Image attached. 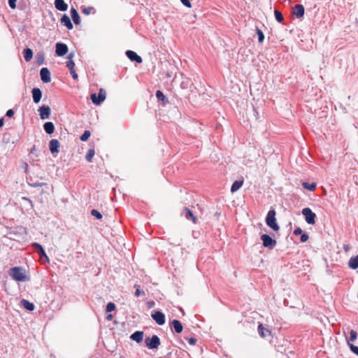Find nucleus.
Segmentation results:
<instances>
[{
  "label": "nucleus",
  "mask_w": 358,
  "mask_h": 358,
  "mask_svg": "<svg viewBox=\"0 0 358 358\" xmlns=\"http://www.w3.org/2000/svg\"><path fill=\"white\" fill-rule=\"evenodd\" d=\"M9 275L16 281L25 282L29 278L25 273V270L22 267L14 266L10 269Z\"/></svg>",
  "instance_id": "f257e3e1"
},
{
  "label": "nucleus",
  "mask_w": 358,
  "mask_h": 358,
  "mask_svg": "<svg viewBox=\"0 0 358 358\" xmlns=\"http://www.w3.org/2000/svg\"><path fill=\"white\" fill-rule=\"evenodd\" d=\"M275 214V210L274 209H270L266 215L265 222L269 228L272 229L275 231H277L279 230L280 227L277 223Z\"/></svg>",
  "instance_id": "f03ea898"
},
{
  "label": "nucleus",
  "mask_w": 358,
  "mask_h": 358,
  "mask_svg": "<svg viewBox=\"0 0 358 358\" xmlns=\"http://www.w3.org/2000/svg\"><path fill=\"white\" fill-rule=\"evenodd\" d=\"M106 96V92L103 88L99 90L98 95L96 93H92L90 95L92 102L96 106L100 105L104 101Z\"/></svg>",
  "instance_id": "7ed1b4c3"
},
{
  "label": "nucleus",
  "mask_w": 358,
  "mask_h": 358,
  "mask_svg": "<svg viewBox=\"0 0 358 358\" xmlns=\"http://www.w3.org/2000/svg\"><path fill=\"white\" fill-rule=\"evenodd\" d=\"M145 343L150 350L157 349L160 345V338L157 335H153L152 337H146L145 338Z\"/></svg>",
  "instance_id": "20e7f679"
},
{
  "label": "nucleus",
  "mask_w": 358,
  "mask_h": 358,
  "mask_svg": "<svg viewBox=\"0 0 358 358\" xmlns=\"http://www.w3.org/2000/svg\"><path fill=\"white\" fill-rule=\"evenodd\" d=\"M260 239L262 241L263 246L268 249H273L277 244V241L268 234H262Z\"/></svg>",
  "instance_id": "39448f33"
},
{
  "label": "nucleus",
  "mask_w": 358,
  "mask_h": 358,
  "mask_svg": "<svg viewBox=\"0 0 358 358\" xmlns=\"http://www.w3.org/2000/svg\"><path fill=\"white\" fill-rule=\"evenodd\" d=\"M302 215L308 224H315L316 215L310 208H305L302 210Z\"/></svg>",
  "instance_id": "423d86ee"
},
{
  "label": "nucleus",
  "mask_w": 358,
  "mask_h": 358,
  "mask_svg": "<svg viewBox=\"0 0 358 358\" xmlns=\"http://www.w3.org/2000/svg\"><path fill=\"white\" fill-rule=\"evenodd\" d=\"M31 245L35 249L36 252L38 254L41 260L44 259L45 262H49V258L46 255L43 246L40 243L35 242L33 243Z\"/></svg>",
  "instance_id": "0eeeda50"
},
{
  "label": "nucleus",
  "mask_w": 358,
  "mask_h": 358,
  "mask_svg": "<svg viewBox=\"0 0 358 358\" xmlns=\"http://www.w3.org/2000/svg\"><path fill=\"white\" fill-rule=\"evenodd\" d=\"M151 317L158 325H163L166 322L165 315L162 311H154L151 314Z\"/></svg>",
  "instance_id": "6e6552de"
},
{
  "label": "nucleus",
  "mask_w": 358,
  "mask_h": 358,
  "mask_svg": "<svg viewBox=\"0 0 358 358\" xmlns=\"http://www.w3.org/2000/svg\"><path fill=\"white\" fill-rule=\"evenodd\" d=\"M69 50L68 46L66 44L63 43H57L55 45V53L59 57L64 56L67 54Z\"/></svg>",
  "instance_id": "1a4fd4ad"
},
{
  "label": "nucleus",
  "mask_w": 358,
  "mask_h": 358,
  "mask_svg": "<svg viewBox=\"0 0 358 358\" xmlns=\"http://www.w3.org/2000/svg\"><path fill=\"white\" fill-rule=\"evenodd\" d=\"M38 111L41 120L48 119L51 114V109L47 105H43L40 106Z\"/></svg>",
  "instance_id": "9d476101"
},
{
  "label": "nucleus",
  "mask_w": 358,
  "mask_h": 358,
  "mask_svg": "<svg viewBox=\"0 0 358 358\" xmlns=\"http://www.w3.org/2000/svg\"><path fill=\"white\" fill-rule=\"evenodd\" d=\"M170 328L173 332L180 334L183 330V326L181 322L174 319L169 324Z\"/></svg>",
  "instance_id": "9b49d317"
},
{
  "label": "nucleus",
  "mask_w": 358,
  "mask_h": 358,
  "mask_svg": "<svg viewBox=\"0 0 358 358\" xmlns=\"http://www.w3.org/2000/svg\"><path fill=\"white\" fill-rule=\"evenodd\" d=\"M40 76L42 82L44 83H48L51 81L50 71L47 67H43L40 70Z\"/></svg>",
  "instance_id": "f8f14e48"
},
{
  "label": "nucleus",
  "mask_w": 358,
  "mask_h": 358,
  "mask_svg": "<svg viewBox=\"0 0 358 358\" xmlns=\"http://www.w3.org/2000/svg\"><path fill=\"white\" fill-rule=\"evenodd\" d=\"M125 55L131 62H135L138 64H141L143 62L141 57L133 50H127Z\"/></svg>",
  "instance_id": "ddd939ff"
},
{
  "label": "nucleus",
  "mask_w": 358,
  "mask_h": 358,
  "mask_svg": "<svg viewBox=\"0 0 358 358\" xmlns=\"http://www.w3.org/2000/svg\"><path fill=\"white\" fill-rule=\"evenodd\" d=\"M31 94H32V98H33V101L35 103H38L42 98V91L41 90V89L38 88V87H34L32 90H31Z\"/></svg>",
  "instance_id": "4468645a"
},
{
  "label": "nucleus",
  "mask_w": 358,
  "mask_h": 358,
  "mask_svg": "<svg viewBox=\"0 0 358 358\" xmlns=\"http://www.w3.org/2000/svg\"><path fill=\"white\" fill-rule=\"evenodd\" d=\"M305 9L303 5L297 4L293 8V14L297 18H302L304 16Z\"/></svg>",
  "instance_id": "2eb2a0df"
},
{
  "label": "nucleus",
  "mask_w": 358,
  "mask_h": 358,
  "mask_svg": "<svg viewBox=\"0 0 358 358\" xmlns=\"http://www.w3.org/2000/svg\"><path fill=\"white\" fill-rule=\"evenodd\" d=\"M60 143L57 139H52L49 142V149L52 154L58 153Z\"/></svg>",
  "instance_id": "dca6fc26"
},
{
  "label": "nucleus",
  "mask_w": 358,
  "mask_h": 358,
  "mask_svg": "<svg viewBox=\"0 0 358 358\" xmlns=\"http://www.w3.org/2000/svg\"><path fill=\"white\" fill-rule=\"evenodd\" d=\"M60 22L62 25L65 26L69 30L73 28V25L71 21V19L66 14H64L62 16Z\"/></svg>",
  "instance_id": "f3484780"
},
{
  "label": "nucleus",
  "mask_w": 358,
  "mask_h": 358,
  "mask_svg": "<svg viewBox=\"0 0 358 358\" xmlns=\"http://www.w3.org/2000/svg\"><path fill=\"white\" fill-rule=\"evenodd\" d=\"M182 215L187 220H191L194 223H196L197 218L194 216L193 212L187 207H185L183 210Z\"/></svg>",
  "instance_id": "a211bd4d"
},
{
  "label": "nucleus",
  "mask_w": 358,
  "mask_h": 358,
  "mask_svg": "<svg viewBox=\"0 0 358 358\" xmlns=\"http://www.w3.org/2000/svg\"><path fill=\"white\" fill-rule=\"evenodd\" d=\"M70 14L71 19L75 24H80V17L78 12V10L74 8L71 7L70 10Z\"/></svg>",
  "instance_id": "6ab92c4d"
},
{
  "label": "nucleus",
  "mask_w": 358,
  "mask_h": 358,
  "mask_svg": "<svg viewBox=\"0 0 358 358\" xmlns=\"http://www.w3.org/2000/svg\"><path fill=\"white\" fill-rule=\"evenodd\" d=\"M143 335H144V333L143 331H136L135 332H134L131 336H130V338L132 340V341H136V343H140L143 341Z\"/></svg>",
  "instance_id": "aec40b11"
},
{
  "label": "nucleus",
  "mask_w": 358,
  "mask_h": 358,
  "mask_svg": "<svg viewBox=\"0 0 358 358\" xmlns=\"http://www.w3.org/2000/svg\"><path fill=\"white\" fill-rule=\"evenodd\" d=\"M55 6L59 11H66L68 9V4L64 0H55Z\"/></svg>",
  "instance_id": "412c9836"
},
{
  "label": "nucleus",
  "mask_w": 358,
  "mask_h": 358,
  "mask_svg": "<svg viewBox=\"0 0 358 358\" xmlns=\"http://www.w3.org/2000/svg\"><path fill=\"white\" fill-rule=\"evenodd\" d=\"M156 97L159 101H162V106H164L167 103H169V99L164 94V93L161 90H157L156 92Z\"/></svg>",
  "instance_id": "4be33fe9"
},
{
  "label": "nucleus",
  "mask_w": 358,
  "mask_h": 358,
  "mask_svg": "<svg viewBox=\"0 0 358 358\" xmlns=\"http://www.w3.org/2000/svg\"><path fill=\"white\" fill-rule=\"evenodd\" d=\"M20 303L27 310L33 311L35 309V305L28 300L23 299L21 300Z\"/></svg>",
  "instance_id": "5701e85b"
},
{
  "label": "nucleus",
  "mask_w": 358,
  "mask_h": 358,
  "mask_svg": "<svg viewBox=\"0 0 358 358\" xmlns=\"http://www.w3.org/2000/svg\"><path fill=\"white\" fill-rule=\"evenodd\" d=\"M258 333L263 338L271 334V331L268 329L265 328L262 324H259L258 325Z\"/></svg>",
  "instance_id": "b1692460"
},
{
  "label": "nucleus",
  "mask_w": 358,
  "mask_h": 358,
  "mask_svg": "<svg viewBox=\"0 0 358 358\" xmlns=\"http://www.w3.org/2000/svg\"><path fill=\"white\" fill-rule=\"evenodd\" d=\"M348 266L353 270L358 268V255L352 257L348 262Z\"/></svg>",
  "instance_id": "393cba45"
},
{
  "label": "nucleus",
  "mask_w": 358,
  "mask_h": 358,
  "mask_svg": "<svg viewBox=\"0 0 358 358\" xmlns=\"http://www.w3.org/2000/svg\"><path fill=\"white\" fill-rule=\"evenodd\" d=\"M43 129L48 134H52L55 131V125L52 122H46L43 124Z\"/></svg>",
  "instance_id": "a878e982"
},
{
  "label": "nucleus",
  "mask_w": 358,
  "mask_h": 358,
  "mask_svg": "<svg viewBox=\"0 0 358 358\" xmlns=\"http://www.w3.org/2000/svg\"><path fill=\"white\" fill-rule=\"evenodd\" d=\"M22 53H23L24 60L27 62H29L33 57V51L31 49H30L29 48H24L23 50Z\"/></svg>",
  "instance_id": "bb28decb"
},
{
  "label": "nucleus",
  "mask_w": 358,
  "mask_h": 358,
  "mask_svg": "<svg viewBox=\"0 0 358 358\" xmlns=\"http://www.w3.org/2000/svg\"><path fill=\"white\" fill-rule=\"evenodd\" d=\"M243 180H235L231 185V192L232 193L237 192L243 186Z\"/></svg>",
  "instance_id": "cd10ccee"
},
{
  "label": "nucleus",
  "mask_w": 358,
  "mask_h": 358,
  "mask_svg": "<svg viewBox=\"0 0 358 358\" xmlns=\"http://www.w3.org/2000/svg\"><path fill=\"white\" fill-rule=\"evenodd\" d=\"M316 186H317V185L315 182H312V183H309L308 182H302V187L304 189L310 190V191H314L316 189Z\"/></svg>",
  "instance_id": "c85d7f7f"
},
{
  "label": "nucleus",
  "mask_w": 358,
  "mask_h": 358,
  "mask_svg": "<svg viewBox=\"0 0 358 358\" xmlns=\"http://www.w3.org/2000/svg\"><path fill=\"white\" fill-rule=\"evenodd\" d=\"M274 15L276 21L279 23H282L283 22L284 17L282 13L278 10L275 9L274 10Z\"/></svg>",
  "instance_id": "c756f323"
},
{
  "label": "nucleus",
  "mask_w": 358,
  "mask_h": 358,
  "mask_svg": "<svg viewBox=\"0 0 358 358\" xmlns=\"http://www.w3.org/2000/svg\"><path fill=\"white\" fill-rule=\"evenodd\" d=\"M36 59V63L38 65L43 64L44 62V59H45L44 54L43 52L37 53Z\"/></svg>",
  "instance_id": "7c9ffc66"
},
{
  "label": "nucleus",
  "mask_w": 358,
  "mask_h": 358,
  "mask_svg": "<svg viewBox=\"0 0 358 358\" xmlns=\"http://www.w3.org/2000/svg\"><path fill=\"white\" fill-rule=\"evenodd\" d=\"M94 149H89L87 152V155L85 156V159L88 162H92V159L94 155Z\"/></svg>",
  "instance_id": "2f4dec72"
},
{
  "label": "nucleus",
  "mask_w": 358,
  "mask_h": 358,
  "mask_svg": "<svg viewBox=\"0 0 358 358\" xmlns=\"http://www.w3.org/2000/svg\"><path fill=\"white\" fill-rule=\"evenodd\" d=\"M91 135V132L89 130H85L83 134L80 136L81 141H86L88 140Z\"/></svg>",
  "instance_id": "473e14b6"
},
{
  "label": "nucleus",
  "mask_w": 358,
  "mask_h": 358,
  "mask_svg": "<svg viewBox=\"0 0 358 358\" xmlns=\"http://www.w3.org/2000/svg\"><path fill=\"white\" fill-rule=\"evenodd\" d=\"M256 33L258 36V42L261 43H263L264 40V34L263 31L260 29L257 28Z\"/></svg>",
  "instance_id": "72a5a7b5"
},
{
  "label": "nucleus",
  "mask_w": 358,
  "mask_h": 358,
  "mask_svg": "<svg viewBox=\"0 0 358 358\" xmlns=\"http://www.w3.org/2000/svg\"><path fill=\"white\" fill-rule=\"evenodd\" d=\"M115 304L113 302H109L107 303L106 307V313H110L115 310Z\"/></svg>",
  "instance_id": "f704fd0d"
},
{
  "label": "nucleus",
  "mask_w": 358,
  "mask_h": 358,
  "mask_svg": "<svg viewBox=\"0 0 358 358\" xmlns=\"http://www.w3.org/2000/svg\"><path fill=\"white\" fill-rule=\"evenodd\" d=\"M91 215L96 217L97 220H101L102 218V214L96 209H92L91 210Z\"/></svg>",
  "instance_id": "c9c22d12"
},
{
  "label": "nucleus",
  "mask_w": 358,
  "mask_h": 358,
  "mask_svg": "<svg viewBox=\"0 0 358 358\" xmlns=\"http://www.w3.org/2000/svg\"><path fill=\"white\" fill-rule=\"evenodd\" d=\"M134 287L136 288V291L134 295L137 297L140 296L141 294H145V292L141 290V287L139 285H135Z\"/></svg>",
  "instance_id": "e433bc0d"
},
{
  "label": "nucleus",
  "mask_w": 358,
  "mask_h": 358,
  "mask_svg": "<svg viewBox=\"0 0 358 358\" xmlns=\"http://www.w3.org/2000/svg\"><path fill=\"white\" fill-rule=\"evenodd\" d=\"M357 332L355 330L352 329L350 332V341L351 342H354L357 339Z\"/></svg>",
  "instance_id": "4c0bfd02"
},
{
  "label": "nucleus",
  "mask_w": 358,
  "mask_h": 358,
  "mask_svg": "<svg viewBox=\"0 0 358 358\" xmlns=\"http://www.w3.org/2000/svg\"><path fill=\"white\" fill-rule=\"evenodd\" d=\"M348 346L352 352L358 356V346L348 343Z\"/></svg>",
  "instance_id": "58836bf2"
},
{
  "label": "nucleus",
  "mask_w": 358,
  "mask_h": 358,
  "mask_svg": "<svg viewBox=\"0 0 358 358\" xmlns=\"http://www.w3.org/2000/svg\"><path fill=\"white\" fill-rule=\"evenodd\" d=\"M28 184L29 186H31L32 187H42L43 185H47V183H45V182H29Z\"/></svg>",
  "instance_id": "ea45409f"
},
{
  "label": "nucleus",
  "mask_w": 358,
  "mask_h": 358,
  "mask_svg": "<svg viewBox=\"0 0 358 358\" xmlns=\"http://www.w3.org/2000/svg\"><path fill=\"white\" fill-rule=\"evenodd\" d=\"M22 200L26 202L31 208H33L34 204L32 201L27 196L22 197Z\"/></svg>",
  "instance_id": "a19ab883"
},
{
  "label": "nucleus",
  "mask_w": 358,
  "mask_h": 358,
  "mask_svg": "<svg viewBox=\"0 0 358 358\" xmlns=\"http://www.w3.org/2000/svg\"><path fill=\"white\" fill-rule=\"evenodd\" d=\"M93 9H94V8L91 7V6L85 7L82 9V13L85 15H89V14H90L91 10Z\"/></svg>",
  "instance_id": "79ce46f5"
},
{
  "label": "nucleus",
  "mask_w": 358,
  "mask_h": 358,
  "mask_svg": "<svg viewBox=\"0 0 358 358\" xmlns=\"http://www.w3.org/2000/svg\"><path fill=\"white\" fill-rule=\"evenodd\" d=\"M66 64V67L69 70H71V69L73 70V69H74L75 63H74L73 60H67Z\"/></svg>",
  "instance_id": "37998d69"
},
{
  "label": "nucleus",
  "mask_w": 358,
  "mask_h": 358,
  "mask_svg": "<svg viewBox=\"0 0 358 358\" xmlns=\"http://www.w3.org/2000/svg\"><path fill=\"white\" fill-rule=\"evenodd\" d=\"M309 238L308 235L306 233H303L301 234L300 241L302 243L306 242Z\"/></svg>",
  "instance_id": "c03bdc74"
},
{
  "label": "nucleus",
  "mask_w": 358,
  "mask_h": 358,
  "mask_svg": "<svg viewBox=\"0 0 358 358\" xmlns=\"http://www.w3.org/2000/svg\"><path fill=\"white\" fill-rule=\"evenodd\" d=\"M180 2L187 8H192V3L189 0H180Z\"/></svg>",
  "instance_id": "a18cd8bd"
},
{
  "label": "nucleus",
  "mask_w": 358,
  "mask_h": 358,
  "mask_svg": "<svg viewBox=\"0 0 358 358\" xmlns=\"http://www.w3.org/2000/svg\"><path fill=\"white\" fill-rule=\"evenodd\" d=\"M17 0H8V5L10 8L15 9L16 8Z\"/></svg>",
  "instance_id": "49530a36"
},
{
  "label": "nucleus",
  "mask_w": 358,
  "mask_h": 358,
  "mask_svg": "<svg viewBox=\"0 0 358 358\" xmlns=\"http://www.w3.org/2000/svg\"><path fill=\"white\" fill-rule=\"evenodd\" d=\"M303 233V230L300 227H296L293 231V234L295 236L301 235Z\"/></svg>",
  "instance_id": "de8ad7c7"
},
{
  "label": "nucleus",
  "mask_w": 358,
  "mask_h": 358,
  "mask_svg": "<svg viewBox=\"0 0 358 358\" xmlns=\"http://www.w3.org/2000/svg\"><path fill=\"white\" fill-rule=\"evenodd\" d=\"M69 71H70V73H71V75L72 78H73L74 80H77V79H78V74L76 73V72L75 69H73V70H72V69H71V70H69Z\"/></svg>",
  "instance_id": "09e8293b"
},
{
  "label": "nucleus",
  "mask_w": 358,
  "mask_h": 358,
  "mask_svg": "<svg viewBox=\"0 0 358 358\" xmlns=\"http://www.w3.org/2000/svg\"><path fill=\"white\" fill-rule=\"evenodd\" d=\"M14 110L13 109H9L6 111V115L8 117H12L14 115Z\"/></svg>",
  "instance_id": "8fccbe9b"
},
{
  "label": "nucleus",
  "mask_w": 358,
  "mask_h": 358,
  "mask_svg": "<svg viewBox=\"0 0 358 358\" xmlns=\"http://www.w3.org/2000/svg\"><path fill=\"white\" fill-rule=\"evenodd\" d=\"M187 341H188L189 345H194L196 343V339L195 338H194V337H191L189 338H187Z\"/></svg>",
  "instance_id": "3c124183"
},
{
  "label": "nucleus",
  "mask_w": 358,
  "mask_h": 358,
  "mask_svg": "<svg viewBox=\"0 0 358 358\" xmlns=\"http://www.w3.org/2000/svg\"><path fill=\"white\" fill-rule=\"evenodd\" d=\"M73 57H74V52H71L69 54L67 59H68V60H73Z\"/></svg>",
  "instance_id": "603ef678"
},
{
  "label": "nucleus",
  "mask_w": 358,
  "mask_h": 358,
  "mask_svg": "<svg viewBox=\"0 0 358 358\" xmlns=\"http://www.w3.org/2000/svg\"><path fill=\"white\" fill-rule=\"evenodd\" d=\"M350 247L349 245L348 244H345L343 245V250L345 251V252H348L349 250H350Z\"/></svg>",
  "instance_id": "864d4df0"
},
{
  "label": "nucleus",
  "mask_w": 358,
  "mask_h": 358,
  "mask_svg": "<svg viewBox=\"0 0 358 358\" xmlns=\"http://www.w3.org/2000/svg\"><path fill=\"white\" fill-rule=\"evenodd\" d=\"M113 318V316L112 314H108L107 316H106V320H108V321H110L112 320Z\"/></svg>",
  "instance_id": "5fc2aeb1"
},
{
  "label": "nucleus",
  "mask_w": 358,
  "mask_h": 358,
  "mask_svg": "<svg viewBox=\"0 0 358 358\" xmlns=\"http://www.w3.org/2000/svg\"><path fill=\"white\" fill-rule=\"evenodd\" d=\"M4 124V119L3 117L0 118V127H3Z\"/></svg>",
  "instance_id": "6e6d98bb"
},
{
  "label": "nucleus",
  "mask_w": 358,
  "mask_h": 358,
  "mask_svg": "<svg viewBox=\"0 0 358 358\" xmlns=\"http://www.w3.org/2000/svg\"><path fill=\"white\" fill-rule=\"evenodd\" d=\"M155 305V302L154 301H150L148 302V307L149 308H152L153 307V306Z\"/></svg>",
  "instance_id": "4d7b16f0"
},
{
  "label": "nucleus",
  "mask_w": 358,
  "mask_h": 358,
  "mask_svg": "<svg viewBox=\"0 0 358 358\" xmlns=\"http://www.w3.org/2000/svg\"><path fill=\"white\" fill-rule=\"evenodd\" d=\"M220 215V213H217H217H215V215H217V216H219Z\"/></svg>",
  "instance_id": "13d9d810"
},
{
  "label": "nucleus",
  "mask_w": 358,
  "mask_h": 358,
  "mask_svg": "<svg viewBox=\"0 0 358 358\" xmlns=\"http://www.w3.org/2000/svg\"><path fill=\"white\" fill-rule=\"evenodd\" d=\"M181 311H182V313H183V315H184V314H185L184 310H183L182 309H181Z\"/></svg>",
  "instance_id": "bf43d9fd"
},
{
  "label": "nucleus",
  "mask_w": 358,
  "mask_h": 358,
  "mask_svg": "<svg viewBox=\"0 0 358 358\" xmlns=\"http://www.w3.org/2000/svg\"><path fill=\"white\" fill-rule=\"evenodd\" d=\"M159 358H162V357H159Z\"/></svg>",
  "instance_id": "052dcab7"
}]
</instances>
